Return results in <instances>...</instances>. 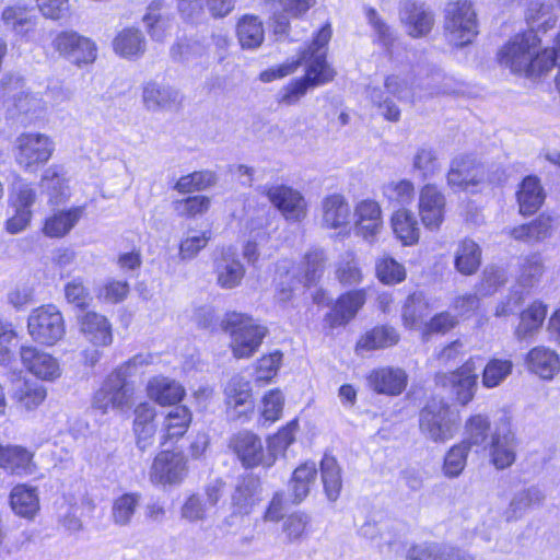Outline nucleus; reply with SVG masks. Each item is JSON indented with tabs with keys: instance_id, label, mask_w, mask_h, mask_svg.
I'll list each match as a JSON object with an SVG mask.
<instances>
[{
	"instance_id": "41",
	"label": "nucleus",
	"mask_w": 560,
	"mask_h": 560,
	"mask_svg": "<svg viewBox=\"0 0 560 560\" xmlns=\"http://www.w3.org/2000/svg\"><path fill=\"white\" fill-rule=\"evenodd\" d=\"M552 220L549 215H539L528 224L515 226L511 230V236L516 241L529 244L539 243L551 235Z\"/></svg>"
},
{
	"instance_id": "16",
	"label": "nucleus",
	"mask_w": 560,
	"mask_h": 560,
	"mask_svg": "<svg viewBox=\"0 0 560 560\" xmlns=\"http://www.w3.org/2000/svg\"><path fill=\"white\" fill-rule=\"evenodd\" d=\"M186 471V459L180 453L164 451L154 458L150 479L161 485L177 483L184 479Z\"/></svg>"
},
{
	"instance_id": "47",
	"label": "nucleus",
	"mask_w": 560,
	"mask_h": 560,
	"mask_svg": "<svg viewBox=\"0 0 560 560\" xmlns=\"http://www.w3.org/2000/svg\"><path fill=\"white\" fill-rule=\"evenodd\" d=\"M470 450L466 443H456L444 455L441 467L442 475L447 479H456L464 472Z\"/></svg>"
},
{
	"instance_id": "33",
	"label": "nucleus",
	"mask_w": 560,
	"mask_h": 560,
	"mask_svg": "<svg viewBox=\"0 0 560 560\" xmlns=\"http://www.w3.org/2000/svg\"><path fill=\"white\" fill-rule=\"evenodd\" d=\"M236 36L243 49H257L265 39V28L261 20L252 14L243 15L236 24Z\"/></svg>"
},
{
	"instance_id": "30",
	"label": "nucleus",
	"mask_w": 560,
	"mask_h": 560,
	"mask_svg": "<svg viewBox=\"0 0 560 560\" xmlns=\"http://www.w3.org/2000/svg\"><path fill=\"white\" fill-rule=\"evenodd\" d=\"M148 396L161 406L175 405L185 396L184 387L176 381L156 376L147 385Z\"/></svg>"
},
{
	"instance_id": "2",
	"label": "nucleus",
	"mask_w": 560,
	"mask_h": 560,
	"mask_svg": "<svg viewBox=\"0 0 560 560\" xmlns=\"http://www.w3.org/2000/svg\"><path fill=\"white\" fill-rule=\"evenodd\" d=\"M222 328L231 335V347L235 358L252 357L267 334V328L252 317L236 312L226 313Z\"/></svg>"
},
{
	"instance_id": "61",
	"label": "nucleus",
	"mask_w": 560,
	"mask_h": 560,
	"mask_svg": "<svg viewBox=\"0 0 560 560\" xmlns=\"http://www.w3.org/2000/svg\"><path fill=\"white\" fill-rule=\"evenodd\" d=\"M211 200L209 197L197 195L175 200L173 209L179 217L192 218L208 211Z\"/></svg>"
},
{
	"instance_id": "64",
	"label": "nucleus",
	"mask_w": 560,
	"mask_h": 560,
	"mask_svg": "<svg viewBox=\"0 0 560 560\" xmlns=\"http://www.w3.org/2000/svg\"><path fill=\"white\" fill-rule=\"evenodd\" d=\"M310 88L313 86L304 77L292 80L279 91L278 103L287 106L295 105L306 94Z\"/></svg>"
},
{
	"instance_id": "59",
	"label": "nucleus",
	"mask_w": 560,
	"mask_h": 560,
	"mask_svg": "<svg viewBox=\"0 0 560 560\" xmlns=\"http://www.w3.org/2000/svg\"><path fill=\"white\" fill-rule=\"evenodd\" d=\"M383 194L389 201L406 206L413 200L415 187L408 179L389 182L383 186Z\"/></svg>"
},
{
	"instance_id": "31",
	"label": "nucleus",
	"mask_w": 560,
	"mask_h": 560,
	"mask_svg": "<svg viewBox=\"0 0 560 560\" xmlns=\"http://www.w3.org/2000/svg\"><path fill=\"white\" fill-rule=\"evenodd\" d=\"M40 187L52 205L63 203L70 197L68 180L58 165H51L45 170L42 175Z\"/></svg>"
},
{
	"instance_id": "49",
	"label": "nucleus",
	"mask_w": 560,
	"mask_h": 560,
	"mask_svg": "<svg viewBox=\"0 0 560 560\" xmlns=\"http://www.w3.org/2000/svg\"><path fill=\"white\" fill-rule=\"evenodd\" d=\"M45 398V387L36 383H19L13 393V399L18 407L25 410H33L37 408Z\"/></svg>"
},
{
	"instance_id": "40",
	"label": "nucleus",
	"mask_w": 560,
	"mask_h": 560,
	"mask_svg": "<svg viewBox=\"0 0 560 560\" xmlns=\"http://www.w3.org/2000/svg\"><path fill=\"white\" fill-rule=\"evenodd\" d=\"M113 47L115 52L124 58H138L145 50V39L139 30L129 27L116 35Z\"/></svg>"
},
{
	"instance_id": "17",
	"label": "nucleus",
	"mask_w": 560,
	"mask_h": 560,
	"mask_svg": "<svg viewBox=\"0 0 560 560\" xmlns=\"http://www.w3.org/2000/svg\"><path fill=\"white\" fill-rule=\"evenodd\" d=\"M23 365L36 377L54 381L61 375V368L56 358L32 346H25L20 351Z\"/></svg>"
},
{
	"instance_id": "20",
	"label": "nucleus",
	"mask_w": 560,
	"mask_h": 560,
	"mask_svg": "<svg viewBox=\"0 0 560 560\" xmlns=\"http://www.w3.org/2000/svg\"><path fill=\"white\" fill-rule=\"evenodd\" d=\"M355 233L368 242H373L382 229V210L371 199L360 201L354 208Z\"/></svg>"
},
{
	"instance_id": "53",
	"label": "nucleus",
	"mask_w": 560,
	"mask_h": 560,
	"mask_svg": "<svg viewBox=\"0 0 560 560\" xmlns=\"http://www.w3.org/2000/svg\"><path fill=\"white\" fill-rule=\"evenodd\" d=\"M218 177L212 171H200L182 176L174 188L180 194L205 190L217 184Z\"/></svg>"
},
{
	"instance_id": "24",
	"label": "nucleus",
	"mask_w": 560,
	"mask_h": 560,
	"mask_svg": "<svg viewBox=\"0 0 560 560\" xmlns=\"http://www.w3.org/2000/svg\"><path fill=\"white\" fill-rule=\"evenodd\" d=\"M84 211L85 206H77L54 212L45 219L43 233L48 237L66 236L81 220Z\"/></svg>"
},
{
	"instance_id": "51",
	"label": "nucleus",
	"mask_w": 560,
	"mask_h": 560,
	"mask_svg": "<svg viewBox=\"0 0 560 560\" xmlns=\"http://www.w3.org/2000/svg\"><path fill=\"white\" fill-rule=\"evenodd\" d=\"M412 168L423 179L434 177L441 171V162L436 151L428 145L418 148L412 156Z\"/></svg>"
},
{
	"instance_id": "27",
	"label": "nucleus",
	"mask_w": 560,
	"mask_h": 560,
	"mask_svg": "<svg viewBox=\"0 0 560 560\" xmlns=\"http://www.w3.org/2000/svg\"><path fill=\"white\" fill-rule=\"evenodd\" d=\"M155 409L143 402L135 409L133 433L140 451L144 452L153 445L156 425L154 423Z\"/></svg>"
},
{
	"instance_id": "8",
	"label": "nucleus",
	"mask_w": 560,
	"mask_h": 560,
	"mask_svg": "<svg viewBox=\"0 0 560 560\" xmlns=\"http://www.w3.org/2000/svg\"><path fill=\"white\" fill-rule=\"evenodd\" d=\"M419 427L421 433L433 442H445L452 439L455 432L450 407L434 399L421 410Z\"/></svg>"
},
{
	"instance_id": "44",
	"label": "nucleus",
	"mask_w": 560,
	"mask_h": 560,
	"mask_svg": "<svg viewBox=\"0 0 560 560\" xmlns=\"http://www.w3.org/2000/svg\"><path fill=\"white\" fill-rule=\"evenodd\" d=\"M324 492L328 501L336 502L342 489L341 468L335 457L325 455L320 462Z\"/></svg>"
},
{
	"instance_id": "58",
	"label": "nucleus",
	"mask_w": 560,
	"mask_h": 560,
	"mask_svg": "<svg viewBox=\"0 0 560 560\" xmlns=\"http://www.w3.org/2000/svg\"><path fill=\"white\" fill-rule=\"evenodd\" d=\"M376 275L386 284L401 282L406 278L405 267L389 256H383L376 261Z\"/></svg>"
},
{
	"instance_id": "34",
	"label": "nucleus",
	"mask_w": 560,
	"mask_h": 560,
	"mask_svg": "<svg viewBox=\"0 0 560 560\" xmlns=\"http://www.w3.org/2000/svg\"><path fill=\"white\" fill-rule=\"evenodd\" d=\"M33 455L18 445L0 446V467L16 475H31L34 471Z\"/></svg>"
},
{
	"instance_id": "18",
	"label": "nucleus",
	"mask_w": 560,
	"mask_h": 560,
	"mask_svg": "<svg viewBox=\"0 0 560 560\" xmlns=\"http://www.w3.org/2000/svg\"><path fill=\"white\" fill-rule=\"evenodd\" d=\"M79 330L94 347H108L113 343V328L106 316L86 312L78 317Z\"/></svg>"
},
{
	"instance_id": "63",
	"label": "nucleus",
	"mask_w": 560,
	"mask_h": 560,
	"mask_svg": "<svg viewBox=\"0 0 560 560\" xmlns=\"http://www.w3.org/2000/svg\"><path fill=\"white\" fill-rule=\"evenodd\" d=\"M427 307L428 305L421 292L410 294L402 307V319L405 325L412 327L425 315Z\"/></svg>"
},
{
	"instance_id": "46",
	"label": "nucleus",
	"mask_w": 560,
	"mask_h": 560,
	"mask_svg": "<svg viewBox=\"0 0 560 560\" xmlns=\"http://www.w3.org/2000/svg\"><path fill=\"white\" fill-rule=\"evenodd\" d=\"M517 201L522 214L534 213L544 201L542 188L537 177L527 176L517 191Z\"/></svg>"
},
{
	"instance_id": "6",
	"label": "nucleus",
	"mask_w": 560,
	"mask_h": 560,
	"mask_svg": "<svg viewBox=\"0 0 560 560\" xmlns=\"http://www.w3.org/2000/svg\"><path fill=\"white\" fill-rule=\"evenodd\" d=\"M331 37V30L329 25L323 26L312 45L302 52L301 58L298 60L307 62L306 73L304 78L314 88L326 84L332 81L335 71L329 67L326 61L325 47Z\"/></svg>"
},
{
	"instance_id": "29",
	"label": "nucleus",
	"mask_w": 560,
	"mask_h": 560,
	"mask_svg": "<svg viewBox=\"0 0 560 560\" xmlns=\"http://www.w3.org/2000/svg\"><path fill=\"white\" fill-rule=\"evenodd\" d=\"M351 210L346 197L331 194L322 200V220L325 226L338 229L350 222Z\"/></svg>"
},
{
	"instance_id": "55",
	"label": "nucleus",
	"mask_w": 560,
	"mask_h": 560,
	"mask_svg": "<svg viewBox=\"0 0 560 560\" xmlns=\"http://www.w3.org/2000/svg\"><path fill=\"white\" fill-rule=\"evenodd\" d=\"M325 261L326 256L322 249L314 248L308 250L302 262L303 275L301 281H303L305 285L316 283L323 275Z\"/></svg>"
},
{
	"instance_id": "39",
	"label": "nucleus",
	"mask_w": 560,
	"mask_h": 560,
	"mask_svg": "<svg viewBox=\"0 0 560 560\" xmlns=\"http://www.w3.org/2000/svg\"><path fill=\"white\" fill-rule=\"evenodd\" d=\"M317 476V468L314 462H306L296 467L290 480L292 503L300 504L310 493L311 486Z\"/></svg>"
},
{
	"instance_id": "28",
	"label": "nucleus",
	"mask_w": 560,
	"mask_h": 560,
	"mask_svg": "<svg viewBox=\"0 0 560 560\" xmlns=\"http://www.w3.org/2000/svg\"><path fill=\"white\" fill-rule=\"evenodd\" d=\"M218 284L223 289L237 287L245 276V268L231 248L224 250L215 262Z\"/></svg>"
},
{
	"instance_id": "54",
	"label": "nucleus",
	"mask_w": 560,
	"mask_h": 560,
	"mask_svg": "<svg viewBox=\"0 0 560 560\" xmlns=\"http://www.w3.org/2000/svg\"><path fill=\"white\" fill-rule=\"evenodd\" d=\"M140 497L136 493H125L114 500L112 520L116 525L126 526L131 522L139 505Z\"/></svg>"
},
{
	"instance_id": "7",
	"label": "nucleus",
	"mask_w": 560,
	"mask_h": 560,
	"mask_svg": "<svg viewBox=\"0 0 560 560\" xmlns=\"http://www.w3.org/2000/svg\"><path fill=\"white\" fill-rule=\"evenodd\" d=\"M27 330L35 341L52 346L66 334L63 316L55 305L39 306L31 312Z\"/></svg>"
},
{
	"instance_id": "9",
	"label": "nucleus",
	"mask_w": 560,
	"mask_h": 560,
	"mask_svg": "<svg viewBox=\"0 0 560 560\" xmlns=\"http://www.w3.org/2000/svg\"><path fill=\"white\" fill-rule=\"evenodd\" d=\"M257 190L268 198L287 221L299 223L306 218L307 202L299 190L287 185H262Z\"/></svg>"
},
{
	"instance_id": "19",
	"label": "nucleus",
	"mask_w": 560,
	"mask_h": 560,
	"mask_svg": "<svg viewBox=\"0 0 560 560\" xmlns=\"http://www.w3.org/2000/svg\"><path fill=\"white\" fill-rule=\"evenodd\" d=\"M485 171L481 165L468 156L456 158L452 161L447 173V184L453 189L467 190L483 180Z\"/></svg>"
},
{
	"instance_id": "37",
	"label": "nucleus",
	"mask_w": 560,
	"mask_h": 560,
	"mask_svg": "<svg viewBox=\"0 0 560 560\" xmlns=\"http://www.w3.org/2000/svg\"><path fill=\"white\" fill-rule=\"evenodd\" d=\"M481 264V248L470 238L460 241L454 256L455 269L464 275L471 276L477 272Z\"/></svg>"
},
{
	"instance_id": "15",
	"label": "nucleus",
	"mask_w": 560,
	"mask_h": 560,
	"mask_svg": "<svg viewBox=\"0 0 560 560\" xmlns=\"http://www.w3.org/2000/svg\"><path fill=\"white\" fill-rule=\"evenodd\" d=\"M444 194L432 184H425L419 191L418 211L422 224L431 231H438L445 214Z\"/></svg>"
},
{
	"instance_id": "23",
	"label": "nucleus",
	"mask_w": 560,
	"mask_h": 560,
	"mask_svg": "<svg viewBox=\"0 0 560 560\" xmlns=\"http://www.w3.org/2000/svg\"><path fill=\"white\" fill-rule=\"evenodd\" d=\"M180 100L179 91L170 85L153 81L143 85L142 101L148 110L158 112L168 109L180 103Z\"/></svg>"
},
{
	"instance_id": "48",
	"label": "nucleus",
	"mask_w": 560,
	"mask_h": 560,
	"mask_svg": "<svg viewBox=\"0 0 560 560\" xmlns=\"http://www.w3.org/2000/svg\"><path fill=\"white\" fill-rule=\"evenodd\" d=\"M547 314V306L541 302H534L522 314L515 335L525 339L536 332L542 325Z\"/></svg>"
},
{
	"instance_id": "25",
	"label": "nucleus",
	"mask_w": 560,
	"mask_h": 560,
	"mask_svg": "<svg viewBox=\"0 0 560 560\" xmlns=\"http://www.w3.org/2000/svg\"><path fill=\"white\" fill-rule=\"evenodd\" d=\"M407 560H474V558L459 548L423 542L409 548Z\"/></svg>"
},
{
	"instance_id": "4",
	"label": "nucleus",
	"mask_w": 560,
	"mask_h": 560,
	"mask_svg": "<svg viewBox=\"0 0 560 560\" xmlns=\"http://www.w3.org/2000/svg\"><path fill=\"white\" fill-rule=\"evenodd\" d=\"M135 384L122 372L114 370L106 376L92 399V407L105 415L109 410H127L133 405Z\"/></svg>"
},
{
	"instance_id": "3",
	"label": "nucleus",
	"mask_w": 560,
	"mask_h": 560,
	"mask_svg": "<svg viewBox=\"0 0 560 560\" xmlns=\"http://www.w3.org/2000/svg\"><path fill=\"white\" fill-rule=\"evenodd\" d=\"M444 32L450 44L464 47L478 35L477 14L469 0H451L445 7Z\"/></svg>"
},
{
	"instance_id": "60",
	"label": "nucleus",
	"mask_w": 560,
	"mask_h": 560,
	"mask_svg": "<svg viewBox=\"0 0 560 560\" xmlns=\"http://www.w3.org/2000/svg\"><path fill=\"white\" fill-rule=\"evenodd\" d=\"M298 430L299 422L294 419L271 436L268 442L269 457L275 460L277 454L283 453L294 442Z\"/></svg>"
},
{
	"instance_id": "13",
	"label": "nucleus",
	"mask_w": 560,
	"mask_h": 560,
	"mask_svg": "<svg viewBox=\"0 0 560 560\" xmlns=\"http://www.w3.org/2000/svg\"><path fill=\"white\" fill-rule=\"evenodd\" d=\"M399 19L406 32L413 38L427 36L434 25V14L424 3L416 0H401Z\"/></svg>"
},
{
	"instance_id": "21",
	"label": "nucleus",
	"mask_w": 560,
	"mask_h": 560,
	"mask_svg": "<svg viewBox=\"0 0 560 560\" xmlns=\"http://www.w3.org/2000/svg\"><path fill=\"white\" fill-rule=\"evenodd\" d=\"M407 374L399 368H380L366 377L368 386L377 394L397 396L407 386Z\"/></svg>"
},
{
	"instance_id": "56",
	"label": "nucleus",
	"mask_w": 560,
	"mask_h": 560,
	"mask_svg": "<svg viewBox=\"0 0 560 560\" xmlns=\"http://www.w3.org/2000/svg\"><path fill=\"white\" fill-rule=\"evenodd\" d=\"M311 517L303 512H294L288 515L282 522V533L288 544L301 541L306 536V528Z\"/></svg>"
},
{
	"instance_id": "42",
	"label": "nucleus",
	"mask_w": 560,
	"mask_h": 560,
	"mask_svg": "<svg viewBox=\"0 0 560 560\" xmlns=\"http://www.w3.org/2000/svg\"><path fill=\"white\" fill-rule=\"evenodd\" d=\"M392 226L397 238L404 245L416 244L420 237V229L413 213L408 209H399L392 217Z\"/></svg>"
},
{
	"instance_id": "32",
	"label": "nucleus",
	"mask_w": 560,
	"mask_h": 560,
	"mask_svg": "<svg viewBox=\"0 0 560 560\" xmlns=\"http://www.w3.org/2000/svg\"><path fill=\"white\" fill-rule=\"evenodd\" d=\"M364 16L372 30V42L392 55L397 40V33L385 19L372 7L364 8Z\"/></svg>"
},
{
	"instance_id": "1",
	"label": "nucleus",
	"mask_w": 560,
	"mask_h": 560,
	"mask_svg": "<svg viewBox=\"0 0 560 560\" xmlns=\"http://www.w3.org/2000/svg\"><path fill=\"white\" fill-rule=\"evenodd\" d=\"M540 39L534 31L514 35L498 51L500 66L516 74L535 78L555 67V52L548 48L538 51Z\"/></svg>"
},
{
	"instance_id": "50",
	"label": "nucleus",
	"mask_w": 560,
	"mask_h": 560,
	"mask_svg": "<svg viewBox=\"0 0 560 560\" xmlns=\"http://www.w3.org/2000/svg\"><path fill=\"white\" fill-rule=\"evenodd\" d=\"M398 334L393 327H375L357 343V350H376L394 346L398 342Z\"/></svg>"
},
{
	"instance_id": "45",
	"label": "nucleus",
	"mask_w": 560,
	"mask_h": 560,
	"mask_svg": "<svg viewBox=\"0 0 560 560\" xmlns=\"http://www.w3.org/2000/svg\"><path fill=\"white\" fill-rule=\"evenodd\" d=\"M191 412L190 410L185 406H176L173 409H171L164 419L163 422V444L166 443L168 440L178 439L182 438L190 422H191Z\"/></svg>"
},
{
	"instance_id": "38",
	"label": "nucleus",
	"mask_w": 560,
	"mask_h": 560,
	"mask_svg": "<svg viewBox=\"0 0 560 560\" xmlns=\"http://www.w3.org/2000/svg\"><path fill=\"white\" fill-rule=\"evenodd\" d=\"M12 510L20 516L32 518L39 510L37 489L26 485H16L10 493Z\"/></svg>"
},
{
	"instance_id": "11",
	"label": "nucleus",
	"mask_w": 560,
	"mask_h": 560,
	"mask_svg": "<svg viewBox=\"0 0 560 560\" xmlns=\"http://www.w3.org/2000/svg\"><path fill=\"white\" fill-rule=\"evenodd\" d=\"M474 359L467 360L460 368L450 374L440 373L435 376L436 383L442 386L450 385L456 400L465 406L472 400L477 389V374Z\"/></svg>"
},
{
	"instance_id": "22",
	"label": "nucleus",
	"mask_w": 560,
	"mask_h": 560,
	"mask_svg": "<svg viewBox=\"0 0 560 560\" xmlns=\"http://www.w3.org/2000/svg\"><path fill=\"white\" fill-rule=\"evenodd\" d=\"M525 362L528 371L542 380H552L560 372L558 353L544 346L533 348L527 353Z\"/></svg>"
},
{
	"instance_id": "10",
	"label": "nucleus",
	"mask_w": 560,
	"mask_h": 560,
	"mask_svg": "<svg viewBox=\"0 0 560 560\" xmlns=\"http://www.w3.org/2000/svg\"><path fill=\"white\" fill-rule=\"evenodd\" d=\"M52 47L77 66L92 63L96 59L95 43L73 31L59 33L52 40Z\"/></svg>"
},
{
	"instance_id": "35",
	"label": "nucleus",
	"mask_w": 560,
	"mask_h": 560,
	"mask_svg": "<svg viewBox=\"0 0 560 560\" xmlns=\"http://www.w3.org/2000/svg\"><path fill=\"white\" fill-rule=\"evenodd\" d=\"M2 20L7 27L20 36L28 35L36 26V16L33 9L24 4L7 7L2 12Z\"/></svg>"
},
{
	"instance_id": "57",
	"label": "nucleus",
	"mask_w": 560,
	"mask_h": 560,
	"mask_svg": "<svg viewBox=\"0 0 560 560\" xmlns=\"http://www.w3.org/2000/svg\"><path fill=\"white\" fill-rule=\"evenodd\" d=\"M489 429V419L482 415H475L467 420V436L463 441H460V443H466L469 450H471V446L474 445H481L488 436Z\"/></svg>"
},
{
	"instance_id": "62",
	"label": "nucleus",
	"mask_w": 560,
	"mask_h": 560,
	"mask_svg": "<svg viewBox=\"0 0 560 560\" xmlns=\"http://www.w3.org/2000/svg\"><path fill=\"white\" fill-rule=\"evenodd\" d=\"M226 404L231 407L250 405V386L249 383L240 376H234L225 386Z\"/></svg>"
},
{
	"instance_id": "14",
	"label": "nucleus",
	"mask_w": 560,
	"mask_h": 560,
	"mask_svg": "<svg viewBox=\"0 0 560 560\" xmlns=\"http://www.w3.org/2000/svg\"><path fill=\"white\" fill-rule=\"evenodd\" d=\"M516 439L510 423L503 419L491 435L489 456L491 464L499 470L512 466L516 459Z\"/></svg>"
},
{
	"instance_id": "12",
	"label": "nucleus",
	"mask_w": 560,
	"mask_h": 560,
	"mask_svg": "<svg viewBox=\"0 0 560 560\" xmlns=\"http://www.w3.org/2000/svg\"><path fill=\"white\" fill-rule=\"evenodd\" d=\"M229 447L246 468L259 465L270 467L273 464V457L265 456L260 438L250 431L245 430L233 434Z\"/></svg>"
},
{
	"instance_id": "5",
	"label": "nucleus",
	"mask_w": 560,
	"mask_h": 560,
	"mask_svg": "<svg viewBox=\"0 0 560 560\" xmlns=\"http://www.w3.org/2000/svg\"><path fill=\"white\" fill-rule=\"evenodd\" d=\"M55 151L54 140L46 133L22 132L14 141V161L25 172H36Z\"/></svg>"
},
{
	"instance_id": "52",
	"label": "nucleus",
	"mask_w": 560,
	"mask_h": 560,
	"mask_svg": "<svg viewBox=\"0 0 560 560\" xmlns=\"http://www.w3.org/2000/svg\"><path fill=\"white\" fill-rule=\"evenodd\" d=\"M513 362L506 359H491L482 371V385L494 388L501 385L513 371Z\"/></svg>"
},
{
	"instance_id": "26",
	"label": "nucleus",
	"mask_w": 560,
	"mask_h": 560,
	"mask_svg": "<svg viewBox=\"0 0 560 560\" xmlns=\"http://www.w3.org/2000/svg\"><path fill=\"white\" fill-rule=\"evenodd\" d=\"M364 302L365 294L362 290L348 292L338 299L332 311L325 316V322L331 328L346 325Z\"/></svg>"
},
{
	"instance_id": "43",
	"label": "nucleus",
	"mask_w": 560,
	"mask_h": 560,
	"mask_svg": "<svg viewBox=\"0 0 560 560\" xmlns=\"http://www.w3.org/2000/svg\"><path fill=\"white\" fill-rule=\"evenodd\" d=\"M545 271L546 264L541 254H529L520 262L517 282L525 289L535 288L541 281Z\"/></svg>"
},
{
	"instance_id": "36",
	"label": "nucleus",
	"mask_w": 560,
	"mask_h": 560,
	"mask_svg": "<svg viewBox=\"0 0 560 560\" xmlns=\"http://www.w3.org/2000/svg\"><path fill=\"white\" fill-rule=\"evenodd\" d=\"M258 482L254 477L243 478L235 487L231 495V509L233 516L248 515L255 506Z\"/></svg>"
}]
</instances>
